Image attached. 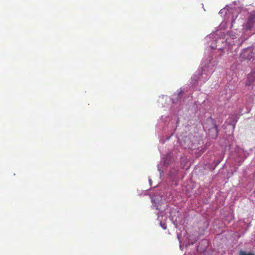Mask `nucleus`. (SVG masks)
I'll list each match as a JSON object with an SVG mask.
<instances>
[{"mask_svg": "<svg viewBox=\"0 0 255 255\" xmlns=\"http://www.w3.org/2000/svg\"><path fill=\"white\" fill-rule=\"evenodd\" d=\"M255 83V68L253 69L248 75L247 79L246 82V86H250Z\"/></svg>", "mask_w": 255, "mask_h": 255, "instance_id": "obj_2", "label": "nucleus"}, {"mask_svg": "<svg viewBox=\"0 0 255 255\" xmlns=\"http://www.w3.org/2000/svg\"><path fill=\"white\" fill-rule=\"evenodd\" d=\"M240 255H255L254 254L252 253H246L245 251H241L240 252Z\"/></svg>", "mask_w": 255, "mask_h": 255, "instance_id": "obj_3", "label": "nucleus"}, {"mask_svg": "<svg viewBox=\"0 0 255 255\" xmlns=\"http://www.w3.org/2000/svg\"><path fill=\"white\" fill-rule=\"evenodd\" d=\"M162 227L164 229H166V226L164 224L163 225H162Z\"/></svg>", "mask_w": 255, "mask_h": 255, "instance_id": "obj_4", "label": "nucleus"}, {"mask_svg": "<svg viewBox=\"0 0 255 255\" xmlns=\"http://www.w3.org/2000/svg\"><path fill=\"white\" fill-rule=\"evenodd\" d=\"M240 59L242 61H251L255 59V49L253 47H249L244 49L240 54Z\"/></svg>", "mask_w": 255, "mask_h": 255, "instance_id": "obj_1", "label": "nucleus"}]
</instances>
